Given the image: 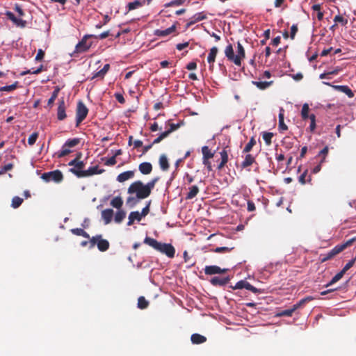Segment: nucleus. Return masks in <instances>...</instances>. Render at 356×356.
Listing matches in <instances>:
<instances>
[{"label": "nucleus", "instance_id": "1", "mask_svg": "<svg viewBox=\"0 0 356 356\" xmlns=\"http://www.w3.org/2000/svg\"><path fill=\"white\" fill-rule=\"evenodd\" d=\"M157 180L152 179V181L146 185L140 181H135L129 187L128 193L130 194L136 193L138 199H145L150 195L151 191L154 187Z\"/></svg>", "mask_w": 356, "mask_h": 356}, {"label": "nucleus", "instance_id": "2", "mask_svg": "<svg viewBox=\"0 0 356 356\" xmlns=\"http://www.w3.org/2000/svg\"><path fill=\"white\" fill-rule=\"evenodd\" d=\"M144 243L151 246L162 254H165L169 258H173L175 257V249L170 243H163L149 236L145 238Z\"/></svg>", "mask_w": 356, "mask_h": 356}, {"label": "nucleus", "instance_id": "3", "mask_svg": "<svg viewBox=\"0 0 356 356\" xmlns=\"http://www.w3.org/2000/svg\"><path fill=\"white\" fill-rule=\"evenodd\" d=\"M356 241V237H353L346 242L338 244L335 247H334L332 250H330L328 252L325 254H321L320 255V261L321 263H324L328 260L333 259L335 256L341 253L348 247L352 245V244Z\"/></svg>", "mask_w": 356, "mask_h": 356}, {"label": "nucleus", "instance_id": "4", "mask_svg": "<svg viewBox=\"0 0 356 356\" xmlns=\"http://www.w3.org/2000/svg\"><path fill=\"white\" fill-rule=\"evenodd\" d=\"M90 239L89 248L92 249L97 245L98 250L101 252H105L108 250L110 243L108 240L104 239L101 234H97Z\"/></svg>", "mask_w": 356, "mask_h": 356}, {"label": "nucleus", "instance_id": "5", "mask_svg": "<svg viewBox=\"0 0 356 356\" xmlns=\"http://www.w3.org/2000/svg\"><path fill=\"white\" fill-rule=\"evenodd\" d=\"M95 35L92 34H86L85 35L82 39L76 44L75 46V49L73 52L74 54L83 53L87 51L92 46V42L90 41H88V39L93 38Z\"/></svg>", "mask_w": 356, "mask_h": 356}, {"label": "nucleus", "instance_id": "6", "mask_svg": "<svg viewBox=\"0 0 356 356\" xmlns=\"http://www.w3.org/2000/svg\"><path fill=\"white\" fill-rule=\"evenodd\" d=\"M68 165L71 166V168H69L70 172H72L78 177H83L82 174H83V168L85 166L83 161H77L76 159H74L69 162Z\"/></svg>", "mask_w": 356, "mask_h": 356}, {"label": "nucleus", "instance_id": "7", "mask_svg": "<svg viewBox=\"0 0 356 356\" xmlns=\"http://www.w3.org/2000/svg\"><path fill=\"white\" fill-rule=\"evenodd\" d=\"M80 143V138H74L68 139L63 145L60 152H58V156L62 157L67 155L71 152L70 148L74 147Z\"/></svg>", "mask_w": 356, "mask_h": 356}, {"label": "nucleus", "instance_id": "8", "mask_svg": "<svg viewBox=\"0 0 356 356\" xmlns=\"http://www.w3.org/2000/svg\"><path fill=\"white\" fill-rule=\"evenodd\" d=\"M88 113V109L86 105L81 101H79L77 104L76 113V126H79V124L86 118Z\"/></svg>", "mask_w": 356, "mask_h": 356}, {"label": "nucleus", "instance_id": "9", "mask_svg": "<svg viewBox=\"0 0 356 356\" xmlns=\"http://www.w3.org/2000/svg\"><path fill=\"white\" fill-rule=\"evenodd\" d=\"M233 289H245L247 290H249L252 291L254 293H257L260 292V290L250 284L246 280H241L238 281L234 286H231Z\"/></svg>", "mask_w": 356, "mask_h": 356}, {"label": "nucleus", "instance_id": "10", "mask_svg": "<svg viewBox=\"0 0 356 356\" xmlns=\"http://www.w3.org/2000/svg\"><path fill=\"white\" fill-rule=\"evenodd\" d=\"M225 56L230 61L234 62V63L238 66H241V62L236 57V55L234 54L233 47L231 44H228L225 49Z\"/></svg>", "mask_w": 356, "mask_h": 356}, {"label": "nucleus", "instance_id": "11", "mask_svg": "<svg viewBox=\"0 0 356 356\" xmlns=\"http://www.w3.org/2000/svg\"><path fill=\"white\" fill-rule=\"evenodd\" d=\"M204 273L207 275L222 274L228 271L227 268H221L218 266H207L204 269Z\"/></svg>", "mask_w": 356, "mask_h": 356}, {"label": "nucleus", "instance_id": "12", "mask_svg": "<svg viewBox=\"0 0 356 356\" xmlns=\"http://www.w3.org/2000/svg\"><path fill=\"white\" fill-rule=\"evenodd\" d=\"M230 281V277L227 276L225 277H213L210 280V283L214 286H223Z\"/></svg>", "mask_w": 356, "mask_h": 356}, {"label": "nucleus", "instance_id": "13", "mask_svg": "<svg viewBox=\"0 0 356 356\" xmlns=\"http://www.w3.org/2000/svg\"><path fill=\"white\" fill-rule=\"evenodd\" d=\"M6 15L8 19H10L17 26L23 28L26 26V22L20 18H17L12 12L6 11Z\"/></svg>", "mask_w": 356, "mask_h": 356}, {"label": "nucleus", "instance_id": "14", "mask_svg": "<svg viewBox=\"0 0 356 356\" xmlns=\"http://www.w3.org/2000/svg\"><path fill=\"white\" fill-rule=\"evenodd\" d=\"M176 26L175 24L165 29H156L154 31V35L159 37H165L175 32Z\"/></svg>", "mask_w": 356, "mask_h": 356}, {"label": "nucleus", "instance_id": "15", "mask_svg": "<svg viewBox=\"0 0 356 356\" xmlns=\"http://www.w3.org/2000/svg\"><path fill=\"white\" fill-rule=\"evenodd\" d=\"M66 118L65 104L63 99L59 100L57 108V118L58 120H63Z\"/></svg>", "mask_w": 356, "mask_h": 356}, {"label": "nucleus", "instance_id": "16", "mask_svg": "<svg viewBox=\"0 0 356 356\" xmlns=\"http://www.w3.org/2000/svg\"><path fill=\"white\" fill-rule=\"evenodd\" d=\"M102 171L103 170L99 169L98 165L90 166L88 169L83 168V174H82V176L88 177L95 175H98L100 174Z\"/></svg>", "mask_w": 356, "mask_h": 356}, {"label": "nucleus", "instance_id": "17", "mask_svg": "<svg viewBox=\"0 0 356 356\" xmlns=\"http://www.w3.org/2000/svg\"><path fill=\"white\" fill-rule=\"evenodd\" d=\"M332 87L334 90H336L337 91H339V92H341L343 93H345L349 98H352V97H354L353 92L352 91V90L348 86H343V85L339 86V85H336V86H332Z\"/></svg>", "mask_w": 356, "mask_h": 356}, {"label": "nucleus", "instance_id": "18", "mask_svg": "<svg viewBox=\"0 0 356 356\" xmlns=\"http://www.w3.org/2000/svg\"><path fill=\"white\" fill-rule=\"evenodd\" d=\"M206 18L207 16L203 12L197 13L190 19V21L187 23V26L189 27L193 24L200 22Z\"/></svg>", "mask_w": 356, "mask_h": 356}, {"label": "nucleus", "instance_id": "19", "mask_svg": "<svg viewBox=\"0 0 356 356\" xmlns=\"http://www.w3.org/2000/svg\"><path fill=\"white\" fill-rule=\"evenodd\" d=\"M113 216V210L111 209H106L102 211V218L104 220L106 225L110 223Z\"/></svg>", "mask_w": 356, "mask_h": 356}, {"label": "nucleus", "instance_id": "20", "mask_svg": "<svg viewBox=\"0 0 356 356\" xmlns=\"http://www.w3.org/2000/svg\"><path fill=\"white\" fill-rule=\"evenodd\" d=\"M40 178H63V174L59 170H56L42 174Z\"/></svg>", "mask_w": 356, "mask_h": 356}, {"label": "nucleus", "instance_id": "21", "mask_svg": "<svg viewBox=\"0 0 356 356\" xmlns=\"http://www.w3.org/2000/svg\"><path fill=\"white\" fill-rule=\"evenodd\" d=\"M127 225L131 226L134 224L135 220L140 221L142 217L138 211H132L129 213Z\"/></svg>", "mask_w": 356, "mask_h": 356}, {"label": "nucleus", "instance_id": "22", "mask_svg": "<svg viewBox=\"0 0 356 356\" xmlns=\"http://www.w3.org/2000/svg\"><path fill=\"white\" fill-rule=\"evenodd\" d=\"M139 170L143 175H148L152 170V164L149 162H143L139 165Z\"/></svg>", "mask_w": 356, "mask_h": 356}, {"label": "nucleus", "instance_id": "23", "mask_svg": "<svg viewBox=\"0 0 356 356\" xmlns=\"http://www.w3.org/2000/svg\"><path fill=\"white\" fill-rule=\"evenodd\" d=\"M191 340L193 344H200L204 343L207 341V338L203 335L195 333L191 335Z\"/></svg>", "mask_w": 356, "mask_h": 356}, {"label": "nucleus", "instance_id": "24", "mask_svg": "<svg viewBox=\"0 0 356 356\" xmlns=\"http://www.w3.org/2000/svg\"><path fill=\"white\" fill-rule=\"evenodd\" d=\"M314 298L312 296H307L301 299L299 302L292 306L294 311L302 307L306 303L313 300Z\"/></svg>", "mask_w": 356, "mask_h": 356}, {"label": "nucleus", "instance_id": "25", "mask_svg": "<svg viewBox=\"0 0 356 356\" xmlns=\"http://www.w3.org/2000/svg\"><path fill=\"white\" fill-rule=\"evenodd\" d=\"M314 298L312 296H307L301 299L299 302L292 306L294 311L302 307L306 303L313 300Z\"/></svg>", "mask_w": 356, "mask_h": 356}, {"label": "nucleus", "instance_id": "26", "mask_svg": "<svg viewBox=\"0 0 356 356\" xmlns=\"http://www.w3.org/2000/svg\"><path fill=\"white\" fill-rule=\"evenodd\" d=\"M288 127L284 124V109L280 108L279 113V130L280 131L287 130Z\"/></svg>", "mask_w": 356, "mask_h": 356}, {"label": "nucleus", "instance_id": "27", "mask_svg": "<svg viewBox=\"0 0 356 356\" xmlns=\"http://www.w3.org/2000/svg\"><path fill=\"white\" fill-rule=\"evenodd\" d=\"M218 53V48L216 47H213L210 49V52L207 56V62L209 64H213L215 62L216 56Z\"/></svg>", "mask_w": 356, "mask_h": 356}, {"label": "nucleus", "instance_id": "28", "mask_svg": "<svg viewBox=\"0 0 356 356\" xmlns=\"http://www.w3.org/2000/svg\"><path fill=\"white\" fill-rule=\"evenodd\" d=\"M273 83V81H253L252 84L256 86L258 88L261 90H265L267 88H268L271 84Z\"/></svg>", "mask_w": 356, "mask_h": 356}, {"label": "nucleus", "instance_id": "29", "mask_svg": "<svg viewBox=\"0 0 356 356\" xmlns=\"http://www.w3.org/2000/svg\"><path fill=\"white\" fill-rule=\"evenodd\" d=\"M254 161V157L251 154H246L244 160L241 163V166L243 168H246L248 166H250L253 163Z\"/></svg>", "mask_w": 356, "mask_h": 356}, {"label": "nucleus", "instance_id": "30", "mask_svg": "<svg viewBox=\"0 0 356 356\" xmlns=\"http://www.w3.org/2000/svg\"><path fill=\"white\" fill-rule=\"evenodd\" d=\"M71 232L76 236H81L86 238H90V235L81 228H74L71 229Z\"/></svg>", "mask_w": 356, "mask_h": 356}, {"label": "nucleus", "instance_id": "31", "mask_svg": "<svg viewBox=\"0 0 356 356\" xmlns=\"http://www.w3.org/2000/svg\"><path fill=\"white\" fill-rule=\"evenodd\" d=\"M60 88L58 86L55 87L54 90L52 92L51 97L49 99L47 102L48 106H51L55 99L57 98Z\"/></svg>", "mask_w": 356, "mask_h": 356}, {"label": "nucleus", "instance_id": "32", "mask_svg": "<svg viewBox=\"0 0 356 356\" xmlns=\"http://www.w3.org/2000/svg\"><path fill=\"white\" fill-rule=\"evenodd\" d=\"M236 57L241 62V60L245 57V50L240 42H237V54Z\"/></svg>", "mask_w": 356, "mask_h": 356}, {"label": "nucleus", "instance_id": "33", "mask_svg": "<svg viewBox=\"0 0 356 356\" xmlns=\"http://www.w3.org/2000/svg\"><path fill=\"white\" fill-rule=\"evenodd\" d=\"M159 165L163 170H166L168 168V161L165 155L163 154L160 156Z\"/></svg>", "mask_w": 356, "mask_h": 356}, {"label": "nucleus", "instance_id": "34", "mask_svg": "<svg viewBox=\"0 0 356 356\" xmlns=\"http://www.w3.org/2000/svg\"><path fill=\"white\" fill-rule=\"evenodd\" d=\"M189 189L190 191L186 197L188 200L195 197L199 192V188L197 186H192Z\"/></svg>", "mask_w": 356, "mask_h": 356}, {"label": "nucleus", "instance_id": "35", "mask_svg": "<svg viewBox=\"0 0 356 356\" xmlns=\"http://www.w3.org/2000/svg\"><path fill=\"white\" fill-rule=\"evenodd\" d=\"M126 217V212L123 210H119L116 212L114 220L117 223H120Z\"/></svg>", "mask_w": 356, "mask_h": 356}, {"label": "nucleus", "instance_id": "36", "mask_svg": "<svg viewBox=\"0 0 356 356\" xmlns=\"http://www.w3.org/2000/svg\"><path fill=\"white\" fill-rule=\"evenodd\" d=\"M149 305V302L144 296H140L138 299V307L140 309H146Z\"/></svg>", "mask_w": 356, "mask_h": 356}, {"label": "nucleus", "instance_id": "37", "mask_svg": "<svg viewBox=\"0 0 356 356\" xmlns=\"http://www.w3.org/2000/svg\"><path fill=\"white\" fill-rule=\"evenodd\" d=\"M122 204L123 202L120 197H115L111 202V205L116 209H120L122 206Z\"/></svg>", "mask_w": 356, "mask_h": 356}, {"label": "nucleus", "instance_id": "38", "mask_svg": "<svg viewBox=\"0 0 356 356\" xmlns=\"http://www.w3.org/2000/svg\"><path fill=\"white\" fill-rule=\"evenodd\" d=\"M343 275H344V273L341 270L340 272H339L338 273H337L332 278L330 282L326 284V287H328V286H331L332 284H333L336 283L337 282H338L339 280H341L342 278Z\"/></svg>", "mask_w": 356, "mask_h": 356}, {"label": "nucleus", "instance_id": "39", "mask_svg": "<svg viewBox=\"0 0 356 356\" xmlns=\"http://www.w3.org/2000/svg\"><path fill=\"white\" fill-rule=\"evenodd\" d=\"M142 6H143V2H141L139 0H136L133 2L129 3L127 5V8H128V10L130 11V10L136 9Z\"/></svg>", "mask_w": 356, "mask_h": 356}, {"label": "nucleus", "instance_id": "40", "mask_svg": "<svg viewBox=\"0 0 356 356\" xmlns=\"http://www.w3.org/2000/svg\"><path fill=\"white\" fill-rule=\"evenodd\" d=\"M22 202H23V199L22 198H21V197H19L18 196H15L12 199L11 206L14 209H17V208H18L22 204Z\"/></svg>", "mask_w": 356, "mask_h": 356}, {"label": "nucleus", "instance_id": "41", "mask_svg": "<svg viewBox=\"0 0 356 356\" xmlns=\"http://www.w3.org/2000/svg\"><path fill=\"white\" fill-rule=\"evenodd\" d=\"M273 137V134L271 132H264L262 134V138L267 145H270L271 144V140Z\"/></svg>", "mask_w": 356, "mask_h": 356}, {"label": "nucleus", "instance_id": "42", "mask_svg": "<svg viewBox=\"0 0 356 356\" xmlns=\"http://www.w3.org/2000/svg\"><path fill=\"white\" fill-rule=\"evenodd\" d=\"M233 249V247H218L211 251L216 253H227L231 252Z\"/></svg>", "mask_w": 356, "mask_h": 356}, {"label": "nucleus", "instance_id": "43", "mask_svg": "<svg viewBox=\"0 0 356 356\" xmlns=\"http://www.w3.org/2000/svg\"><path fill=\"white\" fill-rule=\"evenodd\" d=\"M220 156H221V162L218 165V168H222L227 162V160H228V156H227V152L225 150H222L220 152Z\"/></svg>", "mask_w": 356, "mask_h": 356}, {"label": "nucleus", "instance_id": "44", "mask_svg": "<svg viewBox=\"0 0 356 356\" xmlns=\"http://www.w3.org/2000/svg\"><path fill=\"white\" fill-rule=\"evenodd\" d=\"M202 152L204 159H210L213 156V154L211 152L207 146H203L202 147Z\"/></svg>", "mask_w": 356, "mask_h": 356}, {"label": "nucleus", "instance_id": "45", "mask_svg": "<svg viewBox=\"0 0 356 356\" xmlns=\"http://www.w3.org/2000/svg\"><path fill=\"white\" fill-rule=\"evenodd\" d=\"M309 111V105L306 103L304 104L302 107V111H301V116L303 120H306L308 118Z\"/></svg>", "mask_w": 356, "mask_h": 356}, {"label": "nucleus", "instance_id": "46", "mask_svg": "<svg viewBox=\"0 0 356 356\" xmlns=\"http://www.w3.org/2000/svg\"><path fill=\"white\" fill-rule=\"evenodd\" d=\"M255 143H256V141L254 140V139L253 138H252L250 139V140L245 146L243 152L245 153L249 152L252 149V147L255 145Z\"/></svg>", "mask_w": 356, "mask_h": 356}, {"label": "nucleus", "instance_id": "47", "mask_svg": "<svg viewBox=\"0 0 356 356\" xmlns=\"http://www.w3.org/2000/svg\"><path fill=\"white\" fill-rule=\"evenodd\" d=\"M135 171L128 170L118 175L117 178H132L134 176Z\"/></svg>", "mask_w": 356, "mask_h": 356}, {"label": "nucleus", "instance_id": "48", "mask_svg": "<svg viewBox=\"0 0 356 356\" xmlns=\"http://www.w3.org/2000/svg\"><path fill=\"white\" fill-rule=\"evenodd\" d=\"M17 83H18V82L15 81L14 83H13L11 85L3 86L0 88V91L10 92V91L14 90L17 88Z\"/></svg>", "mask_w": 356, "mask_h": 356}, {"label": "nucleus", "instance_id": "49", "mask_svg": "<svg viewBox=\"0 0 356 356\" xmlns=\"http://www.w3.org/2000/svg\"><path fill=\"white\" fill-rule=\"evenodd\" d=\"M294 312L295 311L293 309V307H291L290 309H285V310L280 312L279 314H277V316H291Z\"/></svg>", "mask_w": 356, "mask_h": 356}, {"label": "nucleus", "instance_id": "50", "mask_svg": "<svg viewBox=\"0 0 356 356\" xmlns=\"http://www.w3.org/2000/svg\"><path fill=\"white\" fill-rule=\"evenodd\" d=\"M329 148L327 146H325L322 150H321L318 154V156H321V162H323L325 159L326 156L328 154Z\"/></svg>", "mask_w": 356, "mask_h": 356}, {"label": "nucleus", "instance_id": "51", "mask_svg": "<svg viewBox=\"0 0 356 356\" xmlns=\"http://www.w3.org/2000/svg\"><path fill=\"white\" fill-rule=\"evenodd\" d=\"M38 134L37 132L33 133L28 138V143L30 145H33L37 140Z\"/></svg>", "mask_w": 356, "mask_h": 356}, {"label": "nucleus", "instance_id": "52", "mask_svg": "<svg viewBox=\"0 0 356 356\" xmlns=\"http://www.w3.org/2000/svg\"><path fill=\"white\" fill-rule=\"evenodd\" d=\"M334 22L335 23H341L342 25H346L348 22V20L344 19L341 15H336L334 18Z\"/></svg>", "mask_w": 356, "mask_h": 356}, {"label": "nucleus", "instance_id": "53", "mask_svg": "<svg viewBox=\"0 0 356 356\" xmlns=\"http://www.w3.org/2000/svg\"><path fill=\"white\" fill-rule=\"evenodd\" d=\"M167 136H168V132L164 131V132L161 133L159 135V136H158L156 138H155L154 140V141L152 142V145L157 144V143H160L163 139H164Z\"/></svg>", "mask_w": 356, "mask_h": 356}, {"label": "nucleus", "instance_id": "54", "mask_svg": "<svg viewBox=\"0 0 356 356\" xmlns=\"http://www.w3.org/2000/svg\"><path fill=\"white\" fill-rule=\"evenodd\" d=\"M355 259H351L350 261H349L346 265L343 268V269L341 270L342 272H343V273L345 274V273L348 270L355 264Z\"/></svg>", "mask_w": 356, "mask_h": 356}, {"label": "nucleus", "instance_id": "55", "mask_svg": "<svg viewBox=\"0 0 356 356\" xmlns=\"http://www.w3.org/2000/svg\"><path fill=\"white\" fill-rule=\"evenodd\" d=\"M179 127H180L179 123H177V124L172 123L170 124V128L168 130L165 131V132H168V136L170 133L177 130Z\"/></svg>", "mask_w": 356, "mask_h": 356}, {"label": "nucleus", "instance_id": "56", "mask_svg": "<svg viewBox=\"0 0 356 356\" xmlns=\"http://www.w3.org/2000/svg\"><path fill=\"white\" fill-rule=\"evenodd\" d=\"M13 168L12 163H7L0 168V175L10 170Z\"/></svg>", "mask_w": 356, "mask_h": 356}, {"label": "nucleus", "instance_id": "57", "mask_svg": "<svg viewBox=\"0 0 356 356\" xmlns=\"http://www.w3.org/2000/svg\"><path fill=\"white\" fill-rule=\"evenodd\" d=\"M42 65H41L38 69L36 70H33V71H31V70H27L26 72H24L22 73V75H24V74H39L41 71H42Z\"/></svg>", "mask_w": 356, "mask_h": 356}, {"label": "nucleus", "instance_id": "58", "mask_svg": "<svg viewBox=\"0 0 356 356\" xmlns=\"http://www.w3.org/2000/svg\"><path fill=\"white\" fill-rule=\"evenodd\" d=\"M149 206H150V202L146 205V207H145L142 209L141 213H140V216L142 218L146 216L149 213Z\"/></svg>", "mask_w": 356, "mask_h": 356}, {"label": "nucleus", "instance_id": "59", "mask_svg": "<svg viewBox=\"0 0 356 356\" xmlns=\"http://www.w3.org/2000/svg\"><path fill=\"white\" fill-rule=\"evenodd\" d=\"M109 35H110V31H104V32L100 33L98 35H95V36H93V38H97V39H99V40H103V39H105L106 38H107Z\"/></svg>", "mask_w": 356, "mask_h": 356}, {"label": "nucleus", "instance_id": "60", "mask_svg": "<svg viewBox=\"0 0 356 356\" xmlns=\"http://www.w3.org/2000/svg\"><path fill=\"white\" fill-rule=\"evenodd\" d=\"M298 31V26L296 24H293L291 27V35L290 37L293 40L295 38V35Z\"/></svg>", "mask_w": 356, "mask_h": 356}, {"label": "nucleus", "instance_id": "61", "mask_svg": "<svg viewBox=\"0 0 356 356\" xmlns=\"http://www.w3.org/2000/svg\"><path fill=\"white\" fill-rule=\"evenodd\" d=\"M137 202V200L134 197H129L127 200V204H129L131 207L136 204Z\"/></svg>", "mask_w": 356, "mask_h": 356}, {"label": "nucleus", "instance_id": "62", "mask_svg": "<svg viewBox=\"0 0 356 356\" xmlns=\"http://www.w3.org/2000/svg\"><path fill=\"white\" fill-rule=\"evenodd\" d=\"M104 76H105V74L102 72V70H100L93 73L91 79H94L98 78V77L103 79L104 77Z\"/></svg>", "mask_w": 356, "mask_h": 356}, {"label": "nucleus", "instance_id": "63", "mask_svg": "<svg viewBox=\"0 0 356 356\" xmlns=\"http://www.w3.org/2000/svg\"><path fill=\"white\" fill-rule=\"evenodd\" d=\"M189 45V42H183V43H179L176 45V49L179 51H181L183 50L184 48L188 47Z\"/></svg>", "mask_w": 356, "mask_h": 356}, {"label": "nucleus", "instance_id": "64", "mask_svg": "<svg viewBox=\"0 0 356 356\" xmlns=\"http://www.w3.org/2000/svg\"><path fill=\"white\" fill-rule=\"evenodd\" d=\"M44 51L42 49H40L38 51V53H37V55H36L35 59L36 60H41L44 58Z\"/></svg>", "mask_w": 356, "mask_h": 356}]
</instances>
